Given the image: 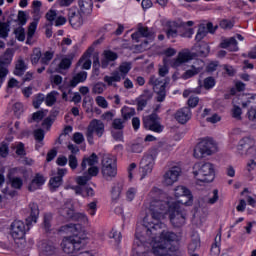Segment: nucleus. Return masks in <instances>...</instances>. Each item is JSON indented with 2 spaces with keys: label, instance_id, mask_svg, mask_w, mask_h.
I'll return each mask as SVG.
<instances>
[{
  "label": "nucleus",
  "instance_id": "nucleus-1",
  "mask_svg": "<svg viewBox=\"0 0 256 256\" xmlns=\"http://www.w3.org/2000/svg\"><path fill=\"white\" fill-rule=\"evenodd\" d=\"M171 209L169 201L165 200H152L150 203L151 218L155 222H149V217L144 218V228L146 235L154 241L152 251L153 256H169L171 251V243L177 239V234L169 231H161L163 229V223L159 222L167 211Z\"/></svg>",
  "mask_w": 256,
  "mask_h": 256
},
{
  "label": "nucleus",
  "instance_id": "nucleus-2",
  "mask_svg": "<svg viewBox=\"0 0 256 256\" xmlns=\"http://www.w3.org/2000/svg\"><path fill=\"white\" fill-rule=\"evenodd\" d=\"M193 175L195 179L201 183H211V181L215 179V168L213 164L209 162L195 164L193 167Z\"/></svg>",
  "mask_w": 256,
  "mask_h": 256
},
{
  "label": "nucleus",
  "instance_id": "nucleus-3",
  "mask_svg": "<svg viewBox=\"0 0 256 256\" xmlns=\"http://www.w3.org/2000/svg\"><path fill=\"white\" fill-rule=\"evenodd\" d=\"M87 242L85 241V236L83 237H65L61 242V248L67 255H73L79 253L85 248Z\"/></svg>",
  "mask_w": 256,
  "mask_h": 256
},
{
  "label": "nucleus",
  "instance_id": "nucleus-4",
  "mask_svg": "<svg viewBox=\"0 0 256 256\" xmlns=\"http://www.w3.org/2000/svg\"><path fill=\"white\" fill-rule=\"evenodd\" d=\"M217 153V143L211 138H206L200 141L194 148V157L196 159H203L207 155Z\"/></svg>",
  "mask_w": 256,
  "mask_h": 256
},
{
  "label": "nucleus",
  "instance_id": "nucleus-5",
  "mask_svg": "<svg viewBox=\"0 0 256 256\" xmlns=\"http://www.w3.org/2000/svg\"><path fill=\"white\" fill-rule=\"evenodd\" d=\"M129 71H131V63L124 62L119 66L118 70L111 73V76H105L104 82L107 83L109 87H117V84L114 83H119L121 79H125Z\"/></svg>",
  "mask_w": 256,
  "mask_h": 256
},
{
  "label": "nucleus",
  "instance_id": "nucleus-6",
  "mask_svg": "<svg viewBox=\"0 0 256 256\" xmlns=\"http://www.w3.org/2000/svg\"><path fill=\"white\" fill-rule=\"evenodd\" d=\"M103 133H105V124L103 121L94 119L90 122L87 127L86 137L87 141L90 145H93V135L95 134L97 137H103Z\"/></svg>",
  "mask_w": 256,
  "mask_h": 256
},
{
  "label": "nucleus",
  "instance_id": "nucleus-7",
  "mask_svg": "<svg viewBox=\"0 0 256 256\" xmlns=\"http://www.w3.org/2000/svg\"><path fill=\"white\" fill-rule=\"evenodd\" d=\"M182 169L179 164L171 166L168 170L165 171L162 177V184L165 187H171L174 183L179 181V177H181Z\"/></svg>",
  "mask_w": 256,
  "mask_h": 256
},
{
  "label": "nucleus",
  "instance_id": "nucleus-8",
  "mask_svg": "<svg viewBox=\"0 0 256 256\" xmlns=\"http://www.w3.org/2000/svg\"><path fill=\"white\" fill-rule=\"evenodd\" d=\"M143 125L145 129H149V131H154V133H163V125H161V118L157 113H152L149 116H146L143 119Z\"/></svg>",
  "mask_w": 256,
  "mask_h": 256
},
{
  "label": "nucleus",
  "instance_id": "nucleus-9",
  "mask_svg": "<svg viewBox=\"0 0 256 256\" xmlns=\"http://www.w3.org/2000/svg\"><path fill=\"white\" fill-rule=\"evenodd\" d=\"M27 231H29V228L21 220H14L10 225V235L15 240L25 239Z\"/></svg>",
  "mask_w": 256,
  "mask_h": 256
},
{
  "label": "nucleus",
  "instance_id": "nucleus-10",
  "mask_svg": "<svg viewBox=\"0 0 256 256\" xmlns=\"http://www.w3.org/2000/svg\"><path fill=\"white\" fill-rule=\"evenodd\" d=\"M170 221L173 227H183L187 221V212L181 207H174L173 212L170 214Z\"/></svg>",
  "mask_w": 256,
  "mask_h": 256
},
{
  "label": "nucleus",
  "instance_id": "nucleus-11",
  "mask_svg": "<svg viewBox=\"0 0 256 256\" xmlns=\"http://www.w3.org/2000/svg\"><path fill=\"white\" fill-rule=\"evenodd\" d=\"M174 196L179 199V197H185L187 200L183 201L180 200L179 203L181 205H186L187 207H191L193 205V195L191 194V191L185 187V186H177L174 188Z\"/></svg>",
  "mask_w": 256,
  "mask_h": 256
},
{
  "label": "nucleus",
  "instance_id": "nucleus-12",
  "mask_svg": "<svg viewBox=\"0 0 256 256\" xmlns=\"http://www.w3.org/2000/svg\"><path fill=\"white\" fill-rule=\"evenodd\" d=\"M194 57H197L196 53H191L189 50H183L178 53L177 58L171 61L170 65L171 67H174V69H177V67H181L183 63L191 61Z\"/></svg>",
  "mask_w": 256,
  "mask_h": 256
},
{
  "label": "nucleus",
  "instance_id": "nucleus-13",
  "mask_svg": "<svg viewBox=\"0 0 256 256\" xmlns=\"http://www.w3.org/2000/svg\"><path fill=\"white\" fill-rule=\"evenodd\" d=\"M155 165V158L153 155H145L140 162V171L143 177H147L153 171V167Z\"/></svg>",
  "mask_w": 256,
  "mask_h": 256
},
{
  "label": "nucleus",
  "instance_id": "nucleus-14",
  "mask_svg": "<svg viewBox=\"0 0 256 256\" xmlns=\"http://www.w3.org/2000/svg\"><path fill=\"white\" fill-rule=\"evenodd\" d=\"M60 231H63L64 233H71L72 237H85V240L87 239V234L83 231V226L81 224H66L64 226H61Z\"/></svg>",
  "mask_w": 256,
  "mask_h": 256
},
{
  "label": "nucleus",
  "instance_id": "nucleus-15",
  "mask_svg": "<svg viewBox=\"0 0 256 256\" xmlns=\"http://www.w3.org/2000/svg\"><path fill=\"white\" fill-rule=\"evenodd\" d=\"M13 61V50L11 48L6 49L3 56H0V73L4 72L7 75H9V68H7L8 65H11V62Z\"/></svg>",
  "mask_w": 256,
  "mask_h": 256
},
{
  "label": "nucleus",
  "instance_id": "nucleus-16",
  "mask_svg": "<svg viewBox=\"0 0 256 256\" xmlns=\"http://www.w3.org/2000/svg\"><path fill=\"white\" fill-rule=\"evenodd\" d=\"M81 13L82 12H79L75 8H70L69 9L68 19H69L70 25L74 29H79V27H81V25H83V15Z\"/></svg>",
  "mask_w": 256,
  "mask_h": 256
},
{
  "label": "nucleus",
  "instance_id": "nucleus-17",
  "mask_svg": "<svg viewBox=\"0 0 256 256\" xmlns=\"http://www.w3.org/2000/svg\"><path fill=\"white\" fill-rule=\"evenodd\" d=\"M153 99V92L149 90H145L141 96L137 98V111H143L145 107H147V104L149 101Z\"/></svg>",
  "mask_w": 256,
  "mask_h": 256
},
{
  "label": "nucleus",
  "instance_id": "nucleus-18",
  "mask_svg": "<svg viewBox=\"0 0 256 256\" xmlns=\"http://www.w3.org/2000/svg\"><path fill=\"white\" fill-rule=\"evenodd\" d=\"M255 145V139L251 137H244L238 143V153L245 155L248 149H251Z\"/></svg>",
  "mask_w": 256,
  "mask_h": 256
},
{
  "label": "nucleus",
  "instance_id": "nucleus-19",
  "mask_svg": "<svg viewBox=\"0 0 256 256\" xmlns=\"http://www.w3.org/2000/svg\"><path fill=\"white\" fill-rule=\"evenodd\" d=\"M117 59H119V55H117L116 52L105 50L103 52V59L101 60V68L107 69L109 63H113V61H117Z\"/></svg>",
  "mask_w": 256,
  "mask_h": 256
},
{
  "label": "nucleus",
  "instance_id": "nucleus-20",
  "mask_svg": "<svg viewBox=\"0 0 256 256\" xmlns=\"http://www.w3.org/2000/svg\"><path fill=\"white\" fill-rule=\"evenodd\" d=\"M89 181H91L90 176L84 173L83 176H78L76 178L77 185L71 186L70 188L75 191L76 194L83 193V189H85V186L87 183H89Z\"/></svg>",
  "mask_w": 256,
  "mask_h": 256
},
{
  "label": "nucleus",
  "instance_id": "nucleus-21",
  "mask_svg": "<svg viewBox=\"0 0 256 256\" xmlns=\"http://www.w3.org/2000/svg\"><path fill=\"white\" fill-rule=\"evenodd\" d=\"M175 119L181 125H185L189 119H191V109L189 107H183L175 113Z\"/></svg>",
  "mask_w": 256,
  "mask_h": 256
},
{
  "label": "nucleus",
  "instance_id": "nucleus-22",
  "mask_svg": "<svg viewBox=\"0 0 256 256\" xmlns=\"http://www.w3.org/2000/svg\"><path fill=\"white\" fill-rule=\"evenodd\" d=\"M38 247L41 255L46 256L53 255L57 249L52 241L47 240L42 241Z\"/></svg>",
  "mask_w": 256,
  "mask_h": 256
},
{
  "label": "nucleus",
  "instance_id": "nucleus-23",
  "mask_svg": "<svg viewBox=\"0 0 256 256\" xmlns=\"http://www.w3.org/2000/svg\"><path fill=\"white\" fill-rule=\"evenodd\" d=\"M167 30L166 35L168 39H175L177 37L178 32L177 29L183 27L185 28V23H179V22H167Z\"/></svg>",
  "mask_w": 256,
  "mask_h": 256
},
{
  "label": "nucleus",
  "instance_id": "nucleus-24",
  "mask_svg": "<svg viewBox=\"0 0 256 256\" xmlns=\"http://www.w3.org/2000/svg\"><path fill=\"white\" fill-rule=\"evenodd\" d=\"M27 69H29V66L25 63V60L23 57H19L15 63L13 74L16 75V77H23Z\"/></svg>",
  "mask_w": 256,
  "mask_h": 256
},
{
  "label": "nucleus",
  "instance_id": "nucleus-25",
  "mask_svg": "<svg viewBox=\"0 0 256 256\" xmlns=\"http://www.w3.org/2000/svg\"><path fill=\"white\" fill-rule=\"evenodd\" d=\"M59 213L65 219L71 220L73 214L75 213L73 202L66 201L65 204L60 208Z\"/></svg>",
  "mask_w": 256,
  "mask_h": 256
},
{
  "label": "nucleus",
  "instance_id": "nucleus-26",
  "mask_svg": "<svg viewBox=\"0 0 256 256\" xmlns=\"http://www.w3.org/2000/svg\"><path fill=\"white\" fill-rule=\"evenodd\" d=\"M30 209V217L26 218L27 225H31L32 223H37V219H39V205L37 203L32 202L29 204Z\"/></svg>",
  "mask_w": 256,
  "mask_h": 256
},
{
  "label": "nucleus",
  "instance_id": "nucleus-27",
  "mask_svg": "<svg viewBox=\"0 0 256 256\" xmlns=\"http://www.w3.org/2000/svg\"><path fill=\"white\" fill-rule=\"evenodd\" d=\"M169 78L163 80L157 78V76H150L148 83L153 87L154 91H157L159 89H165L167 85H169Z\"/></svg>",
  "mask_w": 256,
  "mask_h": 256
},
{
  "label": "nucleus",
  "instance_id": "nucleus-28",
  "mask_svg": "<svg viewBox=\"0 0 256 256\" xmlns=\"http://www.w3.org/2000/svg\"><path fill=\"white\" fill-rule=\"evenodd\" d=\"M97 163H99V157L97 154L92 153V155L89 157L84 156L80 164L81 171H85V169H87V165H89V167H94V165H97Z\"/></svg>",
  "mask_w": 256,
  "mask_h": 256
},
{
  "label": "nucleus",
  "instance_id": "nucleus-29",
  "mask_svg": "<svg viewBox=\"0 0 256 256\" xmlns=\"http://www.w3.org/2000/svg\"><path fill=\"white\" fill-rule=\"evenodd\" d=\"M220 47L221 49H228V51H239V46L237 45V39H235V37L222 40Z\"/></svg>",
  "mask_w": 256,
  "mask_h": 256
},
{
  "label": "nucleus",
  "instance_id": "nucleus-30",
  "mask_svg": "<svg viewBox=\"0 0 256 256\" xmlns=\"http://www.w3.org/2000/svg\"><path fill=\"white\" fill-rule=\"evenodd\" d=\"M42 185H45V177L41 174H36L28 186V190L37 191V189H41Z\"/></svg>",
  "mask_w": 256,
  "mask_h": 256
},
{
  "label": "nucleus",
  "instance_id": "nucleus-31",
  "mask_svg": "<svg viewBox=\"0 0 256 256\" xmlns=\"http://www.w3.org/2000/svg\"><path fill=\"white\" fill-rule=\"evenodd\" d=\"M117 168V158L111 154H104L102 157V169Z\"/></svg>",
  "mask_w": 256,
  "mask_h": 256
},
{
  "label": "nucleus",
  "instance_id": "nucleus-32",
  "mask_svg": "<svg viewBox=\"0 0 256 256\" xmlns=\"http://www.w3.org/2000/svg\"><path fill=\"white\" fill-rule=\"evenodd\" d=\"M191 237L192 239L190 244L188 245V251L189 253H195V251H197L201 247V238L199 237V234L197 232H194Z\"/></svg>",
  "mask_w": 256,
  "mask_h": 256
},
{
  "label": "nucleus",
  "instance_id": "nucleus-33",
  "mask_svg": "<svg viewBox=\"0 0 256 256\" xmlns=\"http://www.w3.org/2000/svg\"><path fill=\"white\" fill-rule=\"evenodd\" d=\"M85 81H87V72L81 71L73 76L70 81V87H77L79 83H85Z\"/></svg>",
  "mask_w": 256,
  "mask_h": 256
},
{
  "label": "nucleus",
  "instance_id": "nucleus-34",
  "mask_svg": "<svg viewBox=\"0 0 256 256\" xmlns=\"http://www.w3.org/2000/svg\"><path fill=\"white\" fill-rule=\"evenodd\" d=\"M78 5L81 13H91V9H93V0H79Z\"/></svg>",
  "mask_w": 256,
  "mask_h": 256
},
{
  "label": "nucleus",
  "instance_id": "nucleus-35",
  "mask_svg": "<svg viewBox=\"0 0 256 256\" xmlns=\"http://www.w3.org/2000/svg\"><path fill=\"white\" fill-rule=\"evenodd\" d=\"M221 233L217 234L214 240V244L211 247L210 253L212 256H217L221 253Z\"/></svg>",
  "mask_w": 256,
  "mask_h": 256
},
{
  "label": "nucleus",
  "instance_id": "nucleus-36",
  "mask_svg": "<svg viewBox=\"0 0 256 256\" xmlns=\"http://www.w3.org/2000/svg\"><path fill=\"white\" fill-rule=\"evenodd\" d=\"M102 175L106 181H111V179L117 177V168H102Z\"/></svg>",
  "mask_w": 256,
  "mask_h": 256
},
{
  "label": "nucleus",
  "instance_id": "nucleus-37",
  "mask_svg": "<svg viewBox=\"0 0 256 256\" xmlns=\"http://www.w3.org/2000/svg\"><path fill=\"white\" fill-rule=\"evenodd\" d=\"M71 63L72 61L70 58H63L59 63L58 68H56V73H61V75H63V71L70 69Z\"/></svg>",
  "mask_w": 256,
  "mask_h": 256
},
{
  "label": "nucleus",
  "instance_id": "nucleus-38",
  "mask_svg": "<svg viewBox=\"0 0 256 256\" xmlns=\"http://www.w3.org/2000/svg\"><path fill=\"white\" fill-rule=\"evenodd\" d=\"M57 95H59V92L52 91L47 94L46 98L44 99L47 107H53L55 103H57Z\"/></svg>",
  "mask_w": 256,
  "mask_h": 256
},
{
  "label": "nucleus",
  "instance_id": "nucleus-39",
  "mask_svg": "<svg viewBox=\"0 0 256 256\" xmlns=\"http://www.w3.org/2000/svg\"><path fill=\"white\" fill-rule=\"evenodd\" d=\"M201 73V68L199 67H195L192 68L190 66V69L186 70L183 74H182V79H191V77H195V75H199Z\"/></svg>",
  "mask_w": 256,
  "mask_h": 256
},
{
  "label": "nucleus",
  "instance_id": "nucleus-40",
  "mask_svg": "<svg viewBox=\"0 0 256 256\" xmlns=\"http://www.w3.org/2000/svg\"><path fill=\"white\" fill-rule=\"evenodd\" d=\"M121 113H122V119L125 121H129V119H131V117H134L135 115V108H131L128 106H124L121 109Z\"/></svg>",
  "mask_w": 256,
  "mask_h": 256
},
{
  "label": "nucleus",
  "instance_id": "nucleus-41",
  "mask_svg": "<svg viewBox=\"0 0 256 256\" xmlns=\"http://www.w3.org/2000/svg\"><path fill=\"white\" fill-rule=\"evenodd\" d=\"M121 191H123V184L117 183L112 187L111 196L113 201H117L121 197Z\"/></svg>",
  "mask_w": 256,
  "mask_h": 256
},
{
  "label": "nucleus",
  "instance_id": "nucleus-42",
  "mask_svg": "<svg viewBox=\"0 0 256 256\" xmlns=\"http://www.w3.org/2000/svg\"><path fill=\"white\" fill-rule=\"evenodd\" d=\"M42 53L40 48H34L33 52L30 56V61L32 65H37V63H41Z\"/></svg>",
  "mask_w": 256,
  "mask_h": 256
},
{
  "label": "nucleus",
  "instance_id": "nucleus-43",
  "mask_svg": "<svg viewBox=\"0 0 256 256\" xmlns=\"http://www.w3.org/2000/svg\"><path fill=\"white\" fill-rule=\"evenodd\" d=\"M207 27L205 26V24H201L198 28L197 34L195 36L196 41H203V39H205V37H207Z\"/></svg>",
  "mask_w": 256,
  "mask_h": 256
},
{
  "label": "nucleus",
  "instance_id": "nucleus-44",
  "mask_svg": "<svg viewBox=\"0 0 256 256\" xmlns=\"http://www.w3.org/2000/svg\"><path fill=\"white\" fill-rule=\"evenodd\" d=\"M210 51H211V48L209 47V44L203 42L198 46L197 55H199L200 57H207Z\"/></svg>",
  "mask_w": 256,
  "mask_h": 256
},
{
  "label": "nucleus",
  "instance_id": "nucleus-45",
  "mask_svg": "<svg viewBox=\"0 0 256 256\" xmlns=\"http://www.w3.org/2000/svg\"><path fill=\"white\" fill-rule=\"evenodd\" d=\"M49 185H50L51 191H55L56 189H59L61 185H63V179L61 177L55 176L50 179Z\"/></svg>",
  "mask_w": 256,
  "mask_h": 256
},
{
  "label": "nucleus",
  "instance_id": "nucleus-46",
  "mask_svg": "<svg viewBox=\"0 0 256 256\" xmlns=\"http://www.w3.org/2000/svg\"><path fill=\"white\" fill-rule=\"evenodd\" d=\"M35 140L38 141L39 144L36 145V149L38 147H43V139H45V132L42 129H37L34 131Z\"/></svg>",
  "mask_w": 256,
  "mask_h": 256
},
{
  "label": "nucleus",
  "instance_id": "nucleus-47",
  "mask_svg": "<svg viewBox=\"0 0 256 256\" xmlns=\"http://www.w3.org/2000/svg\"><path fill=\"white\" fill-rule=\"evenodd\" d=\"M125 122L123 118H116L112 122V128L116 131H123L125 129Z\"/></svg>",
  "mask_w": 256,
  "mask_h": 256
},
{
  "label": "nucleus",
  "instance_id": "nucleus-48",
  "mask_svg": "<svg viewBox=\"0 0 256 256\" xmlns=\"http://www.w3.org/2000/svg\"><path fill=\"white\" fill-rule=\"evenodd\" d=\"M70 221H78V223H87L89 219L87 218V215L79 212H74L72 214V218H70Z\"/></svg>",
  "mask_w": 256,
  "mask_h": 256
},
{
  "label": "nucleus",
  "instance_id": "nucleus-49",
  "mask_svg": "<svg viewBox=\"0 0 256 256\" xmlns=\"http://www.w3.org/2000/svg\"><path fill=\"white\" fill-rule=\"evenodd\" d=\"M35 31H37V22H32L28 27L26 43H31V39H33V35H35Z\"/></svg>",
  "mask_w": 256,
  "mask_h": 256
},
{
  "label": "nucleus",
  "instance_id": "nucleus-50",
  "mask_svg": "<svg viewBox=\"0 0 256 256\" xmlns=\"http://www.w3.org/2000/svg\"><path fill=\"white\" fill-rule=\"evenodd\" d=\"M9 31V24L0 22V38L7 39V37H9Z\"/></svg>",
  "mask_w": 256,
  "mask_h": 256
},
{
  "label": "nucleus",
  "instance_id": "nucleus-51",
  "mask_svg": "<svg viewBox=\"0 0 256 256\" xmlns=\"http://www.w3.org/2000/svg\"><path fill=\"white\" fill-rule=\"evenodd\" d=\"M68 165L72 171H75V169L79 167V160L77 159V156L70 154L68 156Z\"/></svg>",
  "mask_w": 256,
  "mask_h": 256
},
{
  "label": "nucleus",
  "instance_id": "nucleus-52",
  "mask_svg": "<svg viewBox=\"0 0 256 256\" xmlns=\"http://www.w3.org/2000/svg\"><path fill=\"white\" fill-rule=\"evenodd\" d=\"M11 187L13 189H21L23 187V179L19 177H10L9 179Z\"/></svg>",
  "mask_w": 256,
  "mask_h": 256
},
{
  "label": "nucleus",
  "instance_id": "nucleus-53",
  "mask_svg": "<svg viewBox=\"0 0 256 256\" xmlns=\"http://www.w3.org/2000/svg\"><path fill=\"white\" fill-rule=\"evenodd\" d=\"M231 113H232L233 119H236V121H241L242 119L241 115H243V110H241V107L234 105Z\"/></svg>",
  "mask_w": 256,
  "mask_h": 256
},
{
  "label": "nucleus",
  "instance_id": "nucleus-54",
  "mask_svg": "<svg viewBox=\"0 0 256 256\" xmlns=\"http://www.w3.org/2000/svg\"><path fill=\"white\" fill-rule=\"evenodd\" d=\"M54 54L51 51H46L44 54H42L41 58V64L42 65H49L51 63V60L53 59Z\"/></svg>",
  "mask_w": 256,
  "mask_h": 256
},
{
  "label": "nucleus",
  "instance_id": "nucleus-55",
  "mask_svg": "<svg viewBox=\"0 0 256 256\" xmlns=\"http://www.w3.org/2000/svg\"><path fill=\"white\" fill-rule=\"evenodd\" d=\"M44 117H45V111L39 110L32 114L31 121H35L36 123H39V121H43Z\"/></svg>",
  "mask_w": 256,
  "mask_h": 256
},
{
  "label": "nucleus",
  "instance_id": "nucleus-56",
  "mask_svg": "<svg viewBox=\"0 0 256 256\" xmlns=\"http://www.w3.org/2000/svg\"><path fill=\"white\" fill-rule=\"evenodd\" d=\"M46 19H47V21H49L50 27H53V21H56V19H57V11H55V10H49V11L46 13Z\"/></svg>",
  "mask_w": 256,
  "mask_h": 256
},
{
  "label": "nucleus",
  "instance_id": "nucleus-57",
  "mask_svg": "<svg viewBox=\"0 0 256 256\" xmlns=\"http://www.w3.org/2000/svg\"><path fill=\"white\" fill-rule=\"evenodd\" d=\"M78 65H82V69H91V59L87 58V56H83L78 61Z\"/></svg>",
  "mask_w": 256,
  "mask_h": 256
},
{
  "label": "nucleus",
  "instance_id": "nucleus-58",
  "mask_svg": "<svg viewBox=\"0 0 256 256\" xmlns=\"http://www.w3.org/2000/svg\"><path fill=\"white\" fill-rule=\"evenodd\" d=\"M204 89H213L215 87V78L214 77H207L204 79L203 84Z\"/></svg>",
  "mask_w": 256,
  "mask_h": 256
},
{
  "label": "nucleus",
  "instance_id": "nucleus-59",
  "mask_svg": "<svg viewBox=\"0 0 256 256\" xmlns=\"http://www.w3.org/2000/svg\"><path fill=\"white\" fill-rule=\"evenodd\" d=\"M72 141L76 143V145H81V143H84L85 136H83V133L81 132H75L72 137Z\"/></svg>",
  "mask_w": 256,
  "mask_h": 256
},
{
  "label": "nucleus",
  "instance_id": "nucleus-60",
  "mask_svg": "<svg viewBox=\"0 0 256 256\" xmlns=\"http://www.w3.org/2000/svg\"><path fill=\"white\" fill-rule=\"evenodd\" d=\"M14 33H15L16 39H18V41H25V28L18 27L14 30Z\"/></svg>",
  "mask_w": 256,
  "mask_h": 256
},
{
  "label": "nucleus",
  "instance_id": "nucleus-61",
  "mask_svg": "<svg viewBox=\"0 0 256 256\" xmlns=\"http://www.w3.org/2000/svg\"><path fill=\"white\" fill-rule=\"evenodd\" d=\"M103 91H105V84H103V82L96 83L92 89V93H95L96 95H101Z\"/></svg>",
  "mask_w": 256,
  "mask_h": 256
},
{
  "label": "nucleus",
  "instance_id": "nucleus-62",
  "mask_svg": "<svg viewBox=\"0 0 256 256\" xmlns=\"http://www.w3.org/2000/svg\"><path fill=\"white\" fill-rule=\"evenodd\" d=\"M43 101H45V95L44 94H38L35 98V100H33V107L35 109H39V107H41Z\"/></svg>",
  "mask_w": 256,
  "mask_h": 256
},
{
  "label": "nucleus",
  "instance_id": "nucleus-63",
  "mask_svg": "<svg viewBox=\"0 0 256 256\" xmlns=\"http://www.w3.org/2000/svg\"><path fill=\"white\" fill-rule=\"evenodd\" d=\"M9 155V145L6 142L0 143V157H7Z\"/></svg>",
  "mask_w": 256,
  "mask_h": 256
},
{
  "label": "nucleus",
  "instance_id": "nucleus-64",
  "mask_svg": "<svg viewBox=\"0 0 256 256\" xmlns=\"http://www.w3.org/2000/svg\"><path fill=\"white\" fill-rule=\"evenodd\" d=\"M138 31L141 37H153V33L147 27L140 26Z\"/></svg>",
  "mask_w": 256,
  "mask_h": 256
}]
</instances>
